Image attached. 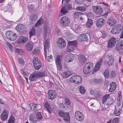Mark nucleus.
<instances>
[{
    "instance_id": "f257e3e1",
    "label": "nucleus",
    "mask_w": 123,
    "mask_h": 123,
    "mask_svg": "<svg viewBox=\"0 0 123 123\" xmlns=\"http://www.w3.org/2000/svg\"><path fill=\"white\" fill-rule=\"evenodd\" d=\"M93 65L92 63L90 62H87L84 66L83 70V72L86 74H89L93 70Z\"/></svg>"
},
{
    "instance_id": "f03ea898",
    "label": "nucleus",
    "mask_w": 123,
    "mask_h": 123,
    "mask_svg": "<svg viewBox=\"0 0 123 123\" xmlns=\"http://www.w3.org/2000/svg\"><path fill=\"white\" fill-rule=\"evenodd\" d=\"M44 74L42 72H35L31 74L30 77V80L31 81L36 80L39 77L43 76Z\"/></svg>"
},
{
    "instance_id": "7ed1b4c3",
    "label": "nucleus",
    "mask_w": 123,
    "mask_h": 123,
    "mask_svg": "<svg viewBox=\"0 0 123 123\" xmlns=\"http://www.w3.org/2000/svg\"><path fill=\"white\" fill-rule=\"evenodd\" d=\"M77 43L76 41H69L67 45V51L68 52L73 51L74 49V47L76 45Z\"/></svg>"
},
{
    "instance_id": "20e7f679",
    "label": "nucleus",
    "mask_w": 123,
    "mask_h": 123,
    "mask_svg": "<svg viewBox=\"0 0 123 123\" xmlns=\"http://www.w3.org/2000/svg\"><path fill=\"white\" fill-rule=\"evenodd\" d=\"M58 114L60 117H63L64 120L65 122H68L69 121L70 117L68 113L64 112L60 110L59 111Z\"/></svg>"
},
{
    "instance_id": "39448f33",
    "label": "nucleus",
    "mask_w": 123,
    "mask_h": 123,
    "mask_svg": "<svg viewBox=\"0 0 123 123\" xmlns=\"http://www.w3.org/2000/svg\"><path fill=\"white\" fill-rule=\"evenodd\" d=\"M63 58L62 56L60 55H58L55 59V63L57 69L59 70H61L62 68V64L61 62Z\"/></svg>"
},
{
    "instance_id": "423d86ee",
    "label": "nucleus",
    "mask_w": 123,
    "mask_h": 123,
    "mask_svg": "<svg viewBox=\"0 0 123 123\" xmlns=\"http://www.w3.org/2000/svg\"><path fill=\"white\" fill-rule=\"evenodd\" d=\"M33 62L36 69L38 70L40 68L41 64L40 61L38 58L34 57L33 59Z\"/></svg>"
},
{
    "instance_id": "0eeeda50",
    "label": "nucleus",
    "mask_w": 123,
    "mask_h": 123,
    "mask_svg": "<svg viewBox=\"0 0 123 123\" xmlns=\"http://www.w3.org/2000/svg\"><path fill=\"white\" fill-rule=\"evenodd\" d=\"M60 23L64 27L68 26L70 24V21L69 18L67 17H62L61 19Z\"/></svg>"
},
{
    "instance_id": "6e6552de",
    "label": "nucleus",
    "mask_w": 123,
    "mask_h": 123,
    "mask_svg": "<svg viewBox=\"0 0 123 123\" xmlns=\"http://www.w3.org/2000/svg\"><path fill=\"white\" fill-rule=\"evenodd\" d=\"M92 9L93 12L97 15H101L102 13V9L99 6H92Z\"/></svg>"
},
{
    "instance_id": "1a4fd4ad",
    "label": "nucleus",
    "mask_w": 123,
    "mask_h": 123,
    "mask_svg": "<svg viewBox=\"0 0 123 123\" xmlns=\"http://www.w3.org/2000/svg\"><path fill=\"white\" fill-rule=\"evenodd\" d=\"M74 117L77 120L80 122L83 121L84 119L83 114L79 111H77L75 112Z\"/></svg>"
},
{
    "instance_id": "9d476101",
    "label": "nucleus",
    "mask_w": 123,
    "mask_h": 123,
    "mask_svg": "<svg viewBox=\"0 0 123 123\" xmlns=\"http://www.w3.org/2000/svg\"><path fill=\"white\" fill-rule=\"evenodd\" d=\"M66 4L60 10V12L62 13L65 14L67 13L68 10L71 8V5L68 3V2H66Z\"/></svg>"
},
{
    "instance_id": "9b49d317",
    "label": "nucleus",
    "mask_w": 123,
    "mask_h": 123,
    "mask_svg": "<svg viewBox=\"0 0 123 123\" xmlns=\"http://www.w3.org/2000/svg\"><path fill=\"white\" fill-rule=\"evenodd\" d=\"M74 57L73 55L71 54H68L66 56L65 58V61L64 62V66L65 67H66L67 66L66 65V63H67L72 62L74 59Z\"/></svg>"
},
{
    "instance_id": "f8f14e48",
    "label": "nucleus",
    "mask_w": 123,
    "mask_h": 123,
    "mask_svg": "<svg viewBox=\"0 0 123 123\" xmlns=\"http://www.w3.org/2000/svg\"><path fill=\"white\" fill-rule=\"evenodd\" d=\"M57 43L58 46L60 48H63L66 46V41L62 37L59 38L58 40Z\"/></svg>"
},
{
    "instance_id": "ddd939ff",
    "label": "nucleus",
    "mask_w": 123,
    "mask_h": 123,
    "mask_svg": "<svg viewBox=\"0 0 123 123\" xmlns=\"http://www.w3.org/2000/svg\"><path fill=\"white\" fill-rule=\"evenodd\" d=\"M48 98L49 99L53 100L55 98L56 96V94L54 91L50 90L48 92Z\"/></svg>"
},
{
    "instance_id": "4468645a",
    "label": "nucleus",
    "mask_w": 123,
    "mask_h": 123,
    "mask_svg": "<svg viewBox=\"0 0 123 123\" xmlns=\"http://www.w3.org/2000/svg\"><path fill=\"white\" fill-rule=\"evenodd\" d=\"M116 43V39L114 37L111 38L108 41L107 47L111 48L114 46Z\"/></svg>"
},
{
    "instance_id": "2eb2a0df",
    "label": "nucleus",
    "mask_w": 123,
    "mask_h": 123,
    "mask_svg": "<svg viewBox=\"0 0 123 123\" xmlns=\"http://www.w3.org/2000/svg\"><path fill=\"white\" fill-rule=\"evenodd\" d=\"M28 39L26 37L22 36H20L18 39L17 43L19 44H24L25 42L28 41Z\"/></svg>"
},
{
    "instance_id": "dca6fc26",
    "label": "nucleus",
    "mask_w": 123,
    "mask_h": 123,
    "mask_svg": "<svg viewBox=\"0 0 123 123\" xmlns=\"http://www.w3.org/2000/svg\"><path fill=\"white\" fill-rule=\"evenodd\" d=\"M83 14L82 12H76L74 13V17L75 18H78L79 20H81L82 21H83V18L81 16Z\"/></svg>"
},
{
    "instance_id": "f3484780",
    "label": "nucleus",
    "mask_w": 123,
    "mask_h": 123,
    "mask_svg": "<svg viewBox=\"0 0 123 123\" xmlns=\"http://www.w3.org/2000/svg\"><path fill=\"white\" fill-rule=\"evenodd\" d=\"M48 51V53L47 54V52H44L45 57L46 60L47 61L49 62H51L53 61V58L52 56L50 55H49Z\"/></svg>"
},
{
    "instance_id": "a211bd4d",
    "label": "nucleus",
    "mask_w": 123,
    "mask_h": 123,
    "mask_svg": "<svg viewBox=\"0 0 123 123\" xmlns=\"http://www.w3.org/2000/svg\"><path fill=\"white\" fill-rule=\"evenodd\" d=\"M107 24L110 26H114L116 23V19L112 17H111L108 19L107 21Z\"/></svg>"
},
{
    "instance_id": "6ab92c4d",
    "label": "nucleus",
    "mask_w": 123,
    "mask_h": 123,
    "mask_svg": "<svg viewBox=\"0 0 123 123\" xmlns=\"http://www.w3.org/2000/svg\"><path fill=\"white\" fill-rule=\"evenodd\" d=\"M50 31L47 24H45L44 26L43 35L44 38H45L47 36V33H49Z\"/></svg>"
},
{
    "instance_id": "aec40b11",
    "label": "nucleus",
    "mask_w": 123,
    "mask_h": 123,
    "mask_svg": "<svg viewBox=\"0 0 123 123\" xmlns=\"http://www.w3.org/2000/svg\"><path fill=\"white\" fill-rule=\"evenodd\" d=\"M105 22L104 18H98L96 22V25L97 26L100 27Z\"/></svg>"
},
{
    "instance_id": "412c9836",
    "label": "nucleus",
    "mask_w": 123,
    "mask_h": 123,
    "mask_svg": "<svg viewBox=\"0 0 123 123\" xmlns=\"http://www.w3.org/2000/svg\"><path fill=\"white\" fill-rule=\"evenodd\" d=\"M33 44L32 42H28L25 45L26 49L27 50L31 51L33 48Z\"/></svg>"
},
{
    "instance_id": "4be33fe9",
    "label": "nucleus",
    "mask_w": 123,
    "mask_h": 123,
    "mask_svg": "<svg viewBox=\"0 0 123 123\" xmlns=\"http://www.w3.org/2000/svg\"><path fill=\"white\" fill-rule=\"evenodd\" d=\"M44 52H47L49 47V42L48 40L46 39L44 43Z\"/></svg>"
},
{
    "instance_id": "5701e85b",
    "label": "nucleus",
    "mask_w": 123,
    "mask_h": 123,
    "mask_svg": "<svg viewBox=\"0 0 123 123\" xmlns=\"http://www.w3.org/2000/svg\"><path fill=\"white\" fill-rule=\"evenodd\" d=\"M78 39L80 41H86L87 40V35L86 34H83L78 37Z\"/></svg>"
},
{
    "instance_id": "b1692460",
    "label": "nucleus",
    "mask_w": 123,
    "mask_h": 123,
    "mask_svg": "<svg viewBox=\"0 0 123 123\" xmlns=\"http://www.w3.org/2000/svg\"><path fill=\"white\" fill-rule=\"evenodd\" d=\"M71 74L72 73L70 71H66L62 73V76L63 78H66L70 76Z\"/></svg>"
},
{
    "instance_id": "393cba45",
    "label": "nucleus",
    "mask_w": 123,
    "mask_h": 123,
    "mask_svg": "<svg viewBox=\"0 0 123 123\" xmlns=\"http://www.w3.org/2000/svg\"><path fill=\"white\" fill-rule=\"evenodd\" d=\"M25 28V26L22 24H18L16 27V29L19 31H23Z\"/></svg>"
},
{
    "instance_id": "a878e982",
    "label": "nucleus",
    "mask_w": 123,
    "mask_h": 123,
    "mask_svg": "<svg viewBox=\"0 0 123 123\" xmlns=\"http://www.w3.org/2000/svg\"><path fill=\"white\" fill-rule=\"evenodd\" d=\"M115 109L114 111V114L116 116L119 115L122 113V109L118 108L115 107Z\"/></svg>"
},
{
    "instance_id": "bb28decb",
    "label": "nucleus",
    "mask_w": 123,
    "mask_h": 123,
    "mask_svg": "<svg viewBox=\"0 0 123 123\" xmlns=\"http://www.w3.org/2000/svg\"><path fill=\"white\" fill-rule=\"evenodd\" d=\"M44 107L46 109V110L49 113H51L52 111V109L50 106V105L48 102L44 104Z\"/></svg>"
},
{
    "instance_id": "cd10ccee",
    "label": "nucleus",
    "mask_w": 123,
    "mask_h": 123,
    "mask_svg": "<svg viewBox=\"0 0 123 123\" xmlns=\"http://www.w3.org/2000/svg\"><path fill=\"white\" fill-rule=\"evenodd\" d=\"M116 49L117 50L123 49V40L121 41L117 44Z\"/></svg>"
},
{
    "instance_id": "c85d7f7f",
    "label": "nucleus",
    "mask_w": 123,
    "mask_h": 123,
    "mask_svg": "<svg viewBox=\"0 0 123 123\" xmlns=\"http://www.w3.org/2000/svg\"><path fill=\"white\" fill-rule=\"evenodd\" d=\"M117 85L114 82H112L110 84V87L109 89V91L111 92L114 91Z\"/></svg>"
},
{
    "instance_id": "c756f323",
    "label": "nucleus",
    "mask_w": 123,
    "mask_h": 123,
    "mask_svg": "<svg viewBox=\"0 0 123 123\" xmlns=\"http://www.w3.org/2000/svg\"><path fill=\"white\" fill-rule=\"evenodd\" d=\"M87 59V58L83 55H80L78 57L79 61L81 63L85 62L86 60Z\"/></svg>"
},
{
    "instance_id": "7c9ffc66",
    "label": "nucleus",
    "mask_w": 123,
    "mask_h": 123,
    "mask_svg": "<svg viewBox=\"0 0 123 123\" xmlns=\"http://www.w3.org/2000/svg\"><path fill=\"white\" fill-rule=\"evenodd\" d=\"M102 62L103 61L101 59H100V60L98 61L94 69V71H97L99 69Z\"/></svg>"
},
{
    "instance_id": "2f4dec72",
    "label": "nucleus",
    "mask_w": 123,
    "mask_h": 123,
    "mask_svg": "<svg viewBox=\"0 0 123 123\" xmlns=\"http://www.w3.org/2000/svg\"><path fill=\"white\" fill-rule=\"evenodd\" d=\"M8 115L6 111L4 110L2 113L1 118L2 120H5L7 118Z\"/></svg>"
},
{
    "instance_id": "473e14b6",
    "label": "nucleus",
    "mask_w": 123,
    "mask_h": 123,
    "mask_svg": "<svg viewBox=\"0 0 123 123\" xmlns=\"http://www.w3.org/2000/svg\"><path fill=\"white\" fill-rule=\"evenodd\" d=\"M30 121L32 123H36L37 121V118L35 116L31 115L30 117Z\"/></svg>"
},
{
    "instance_id": "72a5a7b5",
    "label": "nucleus",
    "mask_w": 123,
    "mask_h": 123,
    "mask_svg": "<svg viewBox=\"0 0 123 123\" xmlns=\"http://www.w3.org/2000/svg\"><path fill=\"white\" fill-rule=\"evenodd\" d=\"M114 60L113 56L111 55H110L108 57V60L107 62L108 65H111L113 63Z\"/></svg>"
},
{
    "instance_id": "f704fd0d",
    "label": "nucleus",
    "mask_w": 123,
    "mask_h": 123,
    "mask_svg": "<svg viewBox=\"0 0 123 123\" xmlns=\"http://www.w3.org/2000/svg\"><path fill=\"white\" fill-rule=\"evenodd\" d=\"M44 22V20L42 18H40L39 20H38L35 25V26L37 27L41 26Z\"/></svg>"
},
{
    "instance_id": "c9c22d12",
    "label": "nucleus",
    "mask_w": 123,
    "mask_h": 123,
    "mask_svg": "<svg viewBox=\"0 0 123 123\" xmlns=\"http://www.w3.org/2000/svg\"><path fill=\"white\" fill-rule=\"evenodd\" d=\"M64 36L67 38V40L72 39L73 37V35L70 34L69 31H68Z\"/></svg>"
},
{
    "instance_id": "e433bc0d",
    "label": "nucleus",
    "mask_w": 123,
    "mask_h": 123,
    "mask_svg": "<svg viewBox=\"0 0 123 123\" xmlns=\"http://www.w3.org/2000/svg\"><path fill=\"white\" fill-rule=\"evenodd\" d=\"M89 91L90 93L94 96L96 97L98 96V94L96 90H94L92 89H90L89 90Z\"/></svg>"
},
{
    "instance_id": "4c0bfd02",
    "label": "nucleus",
    "mask_w": 123,
    "mask_h": 123,
    "mask_svg": "<svg viewBox=\"0 0 123 123\" xmlns=\"http://www.w3.org/2000/svg\"><path fill=\"white\" fill-rule=\"evenodd\" d=\"M13 32L10 31H7L6 32V37L8 39L11 38V37L12 35Z\"/></svg>"
},
{
    "instance_id": "58836bf2",
    "label": "nucleus",
    "mask_w": 123,
    "mask_h": 123,
    "mask_svg": "<svg viewBox=\"0 0 123 123\" xmlns=\"http://www.w3.org/2000/svg\"><path fill=\"white\" fill-rule=\"evenodd\" d=\"M76 80L75 81L76 84H79L82 82V79L81 76L79 75H76Z\"/></svg>"
},
{
    "instance_id": "ea45409f",
    "label": "nucleus",
    "mask_w": 123,
    "mask_h": 123,
    "mask_svg": "<svg viewBox=\"0 0 123 123\" xmlns=\"http://www.w3.org/2000/svg\"><path fill=\"white\" fill-rule=\"evenodd\" d=\"M114 101L113 98L111 97H109L107 99L106 104L108 105H110L112 104Z\"/></svg>"
},
{
    "instance_id": "a19ab883",
    "label": "nucleus",
    "mask_w": 123,
    "mask_h": 123,
    "mask_svg": "<svg viewBox=\"0 0 123 123\" xmlns=\"http://www.w3.org/2000/svg\"><path fill=\"white\" fill-rule=\"evenodd\" d=\"M15 52L23 56L24 55V53L23 51L21 49H16Z\"/></svg>"
},
{
    "instance_id": "79ce46f5",
    "label": "nucleus",
    "mask_w": 123,
    "mask_h": 123,
    "mask_svg": "<svg viewBox=\"0 0 123 123\" xmlns=\"http://www.w3.org/2000/svg\"><path fill=\"white\" fill-rule=\"evenodd\" d=\"M35 34V28H33L30 31L29 33L30 37L31 38V37Z\"/></svg>"
},
{
    "instance_id": "37998d69",
    "label": "nucleus",
    "mask_w": 123,
    "mask_h": 123,
    "mask_svg": "<svg viewBox=\"0 0 123 123\" xmlns=\"http://www.w3.org/2000/svg\"><path fill=\"white\" fill-rule=\"evenodd\" d=\"M80 25L77 24H75L73 25V29L76 31H77L79 30L80 29Z\"/></svg>"
},
{
    "instance_id": "c03bdc74",
    "label": "nucleus",
    "mask_w": 123,
    "mask_h": 123,
    "mask_svg": "<svg viewBox=\"0 0 123 123\" xmlns=\"http://www.w3.org/2000/svg\"><path fill=\"white\" fill-rule=\"evenodd\" d=\"M15 120L14 117L12 115H11L8 120V122L7 123H14Z\"/></svg>"
},
{
    "instance_id": "a18cd8bd",
    "label": "nucleus",
    "mask_w": 123,
    "mask_h": 123,
    "mask_svg": "<svg viewBox=\"0 0 123 123\" xmlns=\"http://www.w3.org/2000/svg\"><path fill=\"white\" fill-rule=\"evenodd\" d=\"M79 89L80 92L81 94H83L85 93L86 90L82 86H80Z\"/></svg>"
},
{
    "instance_id": "49530a36",
    "label": "nucleus",
    "mask_w": 123,
    "mask_h": 123,
    "mask_svg": "<svg viewBox=\"0 0 123 123\" xmlns=\"http://www.w3.org/2000/svg\"><path fill=\"white\" fill-rule=\"evenodd\" d=\"M0 42L1 44L3 46L5 49L7 48V45L6 42H7L4 40H0Z\"/></svg>"
},
{
    "instance_id": "de8ad7c7",
    "label": "nucleus",
    "mask_w": 123,
    "mask_h": 123,
    "mask_svg": "<svg viewBox=\"0 0 123 123\" xmlns=\"http://www.w3.org/2000/svg\"><path fill=\"white\" fill-rule=\"evenodd\" d=\"M76 75L74 76L71 77L70 78V80L72 82H74L75 83L76 80Z\"/></svg>"
},
{
    "instance_id": "09e8293b",
    "label": "nucleus",
    "mask_w": 123,
    "mask_h": 123,
    "mask_svg": "<svg viewBox=\"0 0 123 123\" xmlns=\"http://www.w3.org/2000/svg\"><path fill=\"white\" fill-rule=\"evenodd\" d=\"M92 24V22L91 19H88V21L86 23V25L88 27H90Z\"/></svg>"
},
{
    "instance_id": "8fccbe9b",
    "label": "nucleus",
    "mask_w": 123,
    "mask_h": 123,
    "mask_svg": "<svg viewBox=\"0 0 123 123\" xmlns=\"http://www.w3.org/2000/svg\"><path fill=\"white\" fill-rule=\"evenodd\" d=\"M31 18L33 21L36 20L37 18V15L35 14H32L31 16Z\"/></svg>"
},
{
    "instance_id": "3c124183",
    "label": "nucleus",
    "mask_w": 123,
    "mask_h": 123,
    "mask_svg": "<svg viewBox=\"0 0 123 123\" xmlns=\"http://www.w3.org/2000/svg\"><path fill=\"white\" fill-rule=\"evenodd\" d=\"M117 27H116L117 31L118 32V33L120 32L122 30H123V27L121 25H118L117 26Z\"/></svg>"
},
{
    "instance_id": "603ef678",
    "label": "nucleus",
    "mask_w": 123,
    "mask_h": 123,
    "mask_svg": "<svg viewBox=\"0 0 123 123\" xmlns=\"http://www.w3.org/2000/svg\"><path fill=\"white\" fill-rule=\"evenodd\" d=\"M109 95L107 94L104 96L103 97L102 102L104 103L106 100L107 101V99L109 98Z\"/></svg>"
},
{
    "instance_id": "864d4df0",
    "label": "nucleus",
    "mask_w": 123,
    "mask_h": 123,
    "mask_svg": "<svg viewBox=\"0 0 123 123\" xmlns=\"http://www.w3.org/2000/svg\"><path fill=\"white\" fill-rule=\"evenodd\" d=\"M109 72L108 70H106L104 73V75L105 77H108L109 75Z\"/></svg>"
},
{
    "instance_id": "5fc2aeb1",
    "label": "nucleus",
    "mask_w": 123,
    "mask_h": 123,
    "mask_svg": "<svg viewBox=\"0 0 123 123\" xmlns=\"http://www.w3.org/2000/svg\"><path fill=\"white\" fill-rule=\"evenodd\" d=\"M12 37L11 38V41H13L16 39L17 37V35L15 33H14L13 32L12 34Z\"/></svg>"
},
{
    "instance_id": "6e6d98bb",
    "label": "nucleus",
    "mask_w": 123,
    "mask_h": 123,
    "mask_svg": "<svg viewBox=\"0 0 123 123\" xmlns=\"http://www.w3.org/2000/svg\"><path fill=\"white\" fill-rule=\"evenodd\" d=\"M111 32L113 34H117L118 33V32L117 31V28H112L111 31Z\"/></svg>"
},
{
    "instance_id": "4d7b16f0",
    "label": "nucleus",
    "mask_w": 123,
    "mask_h": 123,
    "mask_svg": "<svg viewBox=\"0 0 123 123\" xmlns=\"http://www.w3.org/2000/svg\"><path fill=\"white\" fill-rule=\"evenodd\" d=\"M21 72L23 75L25 76L28 75L29 74V73L26 70H24L23 69L21 70Z\"/></svg>"
},
{
    "instance_id": "13d9d810",
    "label": "nucleus",
    "mask_w": 123,
    "mask_h": 123,
    "mask_svg": "<svg viewBox=\"0 0 123 123\" xmlns=\"http://www.w3.org/2000/svg\"><path fill=\"white\" fill-rule=\"evenodd\" d=\"M102 4L103 5V7L105 9H109L110 8V6L107 3L104 2H103Z\"/></svg>"
},
{
    "instance_id": "bf43d9fd",
    "label": "nucleus",
    "mask_w": 123,
    "mask_h": 123,
    "mask_svg": "<svg viewBox=\"0 0 123 123\" xmlns=\"http://www.w3.org/2000/svg\"><path fill=\"white\" fill-rule=\"evenodd\" d=\"M89 6V5H86L84 6H81L82 11L84 12L85 11Z\"/></svg>"
},
{
    "instance_id": "052dcab7",
    "label": "nucleus",
    "mask_w": 123,
    "mask_h": 123,
    "mask_svg": "<svg viewBox=\"0 0 123 123\" xmlns=\"http://www.w3.org/2000/svg\"><path fill=\"white\" fill-rule=\"evenodd\" d=\"M87 16L88 18H92L94 16V14L92 12H89L87 14Z\"/></svg>"
},
{
    "instance_id": "680f3d73",
    "label": "nucleus",
    "mask_w": 123,
    "mask_h": 123,
    "mask_svg": "<svg viewBox=\"0 0 123 123\" xmlns=\"http://www.w3.org/2000/svg\"><path fill=\"white\" fill-rule=\"evenodd\" d=\"M37 116L38 119L39 120H41L43 118L41 113L40 112H38L37 113Z\"/></svg>"
},
{
    "instance_id": "e2e57ef3",
    "label": "nucleus",
    "mask_w": 123,
    "mask_h": 123,
    "mask_svg": "<svg viewBox=\"0 0 123 123\" xmlns=\"http://www.w3.org/2000/svg\"><path fill=\"white\" fill-rule=\"evenodd\" d=\"M39 51V50L38 48H34L32 51V53L34 55H35L37 53H38Z\"/></svg>"
},
{
    "instance_id": "0e129e2a",
    "label": "nucleus",
    "mask_w": 123,
    "mask_h": 123,
    "mask_svg": "<svg viewBox=\"0 0 123 123\" xmlns=\"http://www.w3.org/2000/svg\"><path fill=\"white\" fill-rule=\"evenodd\" d=\"M116 75V71H111V77L113 78L115 77Z\"/></svg>"
},
{
    "instance_id": "69168bd1",
    "label": "nucleus",
    "mask_w": 123,
    "mask_h": 123,
    "mask_svg": "<svg viewBox=\"0 0 123 123\" xmlns=\"http://www.w3.org/2000/svg\"><path fill=\"white\" fill-rule=\"evenodd\" d=\"M18 62L20 64H23L24 63V62L23 59L20 58H18Z\"/></svg>"
},
{
    "instance_id": "338daca9",
    "label": "nucleus",
    "mask_w": 123,
    "mask_h": 123,
    "mask_svg": "<svg viewBox=\"0 0 123 123\" xmlns=\"http://www.w3.org/2000/svg\"><path fill=\"white\" fill-rule=\"evenodd\" d=\"M119 121V119L117 117H116L113 119L112 121V123H117Z\"/></svg>"
},
{
    "instance_id": "774afa93",
    "label": "nucleus",
    "mask_w": 123,
    "mask_h": 123,
    "mask_svg": "<svg viewBox=\"0 0 123 123\" xmlns=\"http://www.w3.org/2000/svg\"><path fill=\"white\" fill-rule=\"evenodd\" d=\"M7 45L8 46L10 49L11 51H12L13 50V48L12 46L8 42H6Z\"/></svg>"
}]
</instances>
